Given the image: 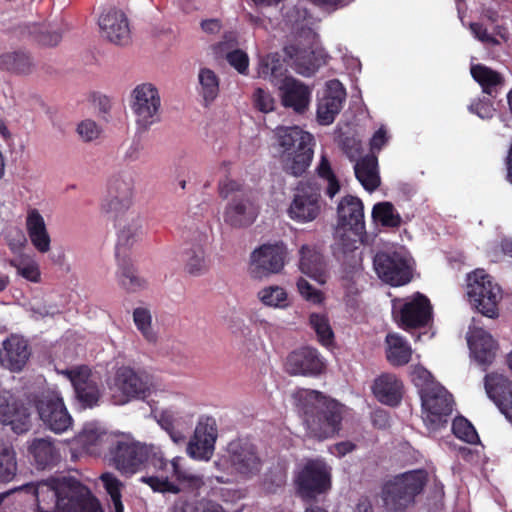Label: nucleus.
I'll use <instances>...</instances> for the list:
<instances>
[{
	"instance_id": "obj_55",
	"label": "nucleus",
	"mask_w": 512,
	"mask_h": 512,
	"mask_svg": "<svg viewBox=\"0 0 512 512\" xmlns=\"http://www.w3.org/2000/svg\"><path fill=\"white\" fill-rule=\"evenodd\" d=\"M297 288L301 296L314 304H319L323 301V293L314 288L307 280L300 278L297 281Z\"/></svg>"
},
{
	"instance_id": "obj_18",
	"label": "nucleus",
	"mask_w": 512,
	"mask_h": 512,
	"mask_svg": "<svg viewBox=\"0 0 512 512\" xmlns=\"http://www.w3.org/2000/svg\"><path fill=\"white\" fill-rule=\"evenodd\" d=\"M229 462L234 471L249 479L262 469L263 461L256 445L244 439L233 440L228 444Z\"/></svg>"
},
{
	"instance_id": "obj_56",
	"label": "nucleus",
	"mask_w": 512,
	"mask_h": 512,
	"mask_svg": "<svg viewBox=\"0 0 512 512\" xmlns=\"http://www.w3.org/2000/svg\"><path fill=\"white\" fill-rule=\"evenodd\" d=\"M341 149L343 153L351 160L357 161L362 152L361 141L355 137L346 136L341 140Z\"/></svg>"
},
{
	"instance_id": "obj_8",
	"label": "nucleus",
	"mask_w": 512,
	"mask_h": 512,
	"mask_svg": "<svg viewBox=\"0 0 512 512\" xmlns=\"http://www.w3.org/2000/svg\"><path fill=\"white\" fill-rule=\"evenodd\" d=\"M331 468L321 459H310L297 472L295 486L302 499L313 500L332 486Z\"/></svg>"
},
{
	"instance_id": "obj_30",
	"label": "nucleus",
	"mask_w": 512,
	"mask_h": 512,
	"mask_svg": "<svg viewBox=\"0 0 512 512\" xmlns=\"http://www.w3.org/2000/svg\"><path fill=\"white\" fill-rule=\"evenodd\" d=\"M26 230L33 247L40 253H47L51 238L43 216L37 209H30L26 217Z\"/></svg>"
},
{
	"instance_id": "obj_11",
	"label": "nucleus",
	"mask_w": 512,
	"mask_h": 512,
	"mask_svg": "<svg viewBox=\"0 0 512 512\" xmlns=\"http://www.w3.org/2000/svg\"><path fill=\"white\" fill-rule=\"evenodd\" d=\"M421 400L427 428L438 431L446 427L453 411L452 395L442 386H432L422 390Z\"/></svg>"
},
{
	"instance_id": "obj_10",
	"label": "nucleus",
	"mask_w": 512,
	"mask_h": 512,
	"mask_svg": "<svg viewBox=\"0 0 512 512\" xmlns=\"http://www.w3.org/2000/svg\"><path fill=\"white\" fill-rule=\"evenodd\" d=\"M115 404L123 405L131 400H144L151 393V383L147 376L129 366L119 367L110 386Z\"/></svg>"
},
{
	"instance_id": "obj_19",
	"label": "nucleus",
	"mask_w": 512,
	"mask_h": 512,
	"mask_svg": "<svg viewBox=\"0 0 512 512\" xmlns=\"http://www.w3.org/2000/svg\"><path fill=\"white\" fill-rule=\"evenodd\" d=\"M147 457L143 469L153 468L157 475L143 476L141 481L147 484L154 492L178 494L181 489L176 483L169 480L171 467L164 458L162 451L154 446H147Z\"/></svg>"
},
{
	"instance_id": "obj_31",
	"label": "nucleus",
	"mask_w": 512,
	"mask_h": 512,
	"mask_svg": "<svg viewBox=\"0 0 512 512\" xmlns=\"http://www.w3.org/2000/svg\"><path fill=\"white\" fill-rule=\"evenodd\" d=\"M299 268L301 272L317 281L326 282V264L323 255L314 247L303 245L300 249Z\"/></svg>"
},
{
	"instance_id": "obj_57",
	"label": "nucleus",
	"mask_w": 512,
	"mask_h": 512,
	"mask_svg": "<svg viewBox=\"0 0 512 512\" xmlns=\"http://www.w3.org/2000/svg\"><path fill=\"white\" fill-rule=\"evenodd\" d=\"M77 132L84 141L90 142L99 137L101 130L95 121L86 119L78 124Z\"/></svg>"
},
{
	"instance_id": "obj_26",
	"label": "nucleus",
	"mask_w": 512,
	"mask_h": 512,
	"mask_svg": "<svg viewBox=\"0 0 512 512\" xmlns=\"http://www.w3.org/2000/svg\"><path fill=\"white\" fill-rule=\"evenodd\" d=\"M403 382L393 373H382L373 382L372 392L382 404L398 406L403 397Z\"/></svg>"
},
{
	"instance_id": "obj_35",
	"label": "nucleus",
	"mask_w": 512,
	"mask_h": 512,
	"mask_svg": "<svg viewBox=\"0 0 512 512\" xmlns=\"http://www.w3.org/2000/svg\"><path fill=\"white\" fill-rule=\"evenodd\" d=\"M355 176L367 191H374L380 185L378 159L374 154H368L356 161Z\"/></svg>"
},
{
	"instance_id": "obj_39",
	"label": "nucleus",
	"mask_w": 512,
	"mask_h": 512,
	"mask_svg": "<svg viewBox=\"0 0 512 512\" xmlns=\"http://www.w3.org/2000/svg\"><path fill=\"white\" fill-rule=\"evenodd\" d=\"M470 348L480 364L489 365L493 362L496 355V344L491 335L485 332L478 333L470 341Z\"/></svg>"
},
{
	"instance_id": "obj_9",
	"label": "nucleus",
	"mask_w": 512,
	"mask_h": 512,
	"mask_svg": "<svg viewBox=\"0 0 512 512\" xmlns=\"http://www.w3.org/2000/svg\"><path fill=\"white\" fill-rule=\"evenodd\" d=\"M393 301V316L405 331L426 327L432 320L433 307L427 296L416 292L412 297Z\"/></svg>"
},
{
	"instance_id": "obj_2",
	"label": "nucleus",
	"mask_w": 512,
	"mask_h": 512,
	"mask_svg": "<svg viewBox=\"0 0 512 512\" xmlns=\"http://www.w3.org/2000/svg\"><path fill=\"white\" fill-rule=\"evenodd\" d=\"M273 138L282 170L294 177L302 176L313 159L314 136L299 126H278Z\"/></svg>"
},
{
	"instance_id": "obj_1",
	"label": "nucleus",
	"mask_w": 512,
	"mask_h": 512,
	"mask_svg": "<svg viewBox=\"0 0 512 512\" xmlns=\"http://www.w3.org/2000/svg\"><path fill=\"white\" fill-rule=\"evenodd\" d=\"M294 399L309 438L324 441L339 434L345 415L343 404L312 389L298 390Z\"/></svg>"
},
{
	"instance_id": "obj_32",
	"label": "nucleus",
	"mask_w": 512,
	"mask_h": 512,
	"mask_svg": "<svg viewBox=\"0 0 512 512\" xmlns=\"http://www.w3.org/2000/svg\"><path fill=\"white\" fill-rule=\"evenodd\" d=\"M28 451L38 469L52 468L60 460L59 450L48 438H35Z\"/></svg>"
},
{
	"instance_id": "obj_36",
	"label": "nucleus",
	"mask_w": 512,
	"mask_h": 512,
	"mask_svg": "<svg viewBox=\"0 0 512 512\" xmlns=\"http://www.w3.org/2000/svg\"><path fill=\"white\" fill-rule=\"evenodd\" d=\"M470 71L473 79L481 86L482 91L495 98L504 85L503 76L483 64L472 65Z\"/></svg>"
},
{
	"instance_id": "obj_6",
	"label": "nucleus",
	"mask_w": 512,
	"mask_h": 512,
	"mask_svg": "<svg viewBox=\"0 0 512 512\" xmlns=\"http://www.w3.org/2000/svg\"><path fill=\"white\" fill-rule=\"evenodd\" d=\"M427 483L424 470L406 472L386 482L381 490V498L387 511L405 512L415 502V497L422 493Z\"/></svg>"
},
{
	"instance_id": "obj_5",
	"label": "nucleus",
	"mask_w": 512,
	"mask_h": 512,
	"mask_svg": "<svg viewBox=\"0 0 512 512\" xmlns=\"http://www.w3.org/2000/svg\"><path fill=\"white\" fill-rule=\"evenodd\" d=\"M337 217L335 238L338 245L344 252L353 251L366 230L363 202L352 195L342 197L337 206Z\"/></svg>"
},
{
	"instance_id": "obj_59",
	"label": "nucleus",
	"mask_w": 512,
	"mask_h": 512,
	"mask_svg": "<svg viewBox=\"0 0 512 512\" xmlns=\"http://www.w3.org/2000/svg\"><path fill=\"white\" fill-rule=\"evenodd\" d=\"M61 34L57 31H48L39 29L36 35V41L43 46H56L61 41Z\"/></svg>"
},
{
	"instance_id": "obj_37",
	"label": "nucleus",
	"mask_w": 512,
	"mask_h": 512,
	"mask_svg": "<svg viewBox=\"0 0 512 512\" xmlns=\"http://www.w3.org/2000/svg\"><path fill=\"white\" fill-rule=\"evenodd\" d=\"M386 344V358L392 366L400 367L410 362L412 349L403 337L398 334H388Z\"/></svg>"
},
{
	"instance_id": "obj_58",
	"label": "nucleus",
	"mask_w": 512,
	"mask_h": 512,
	"mask_svg": "<svg viewBox=\"0 0 512 512\" xmlns=\"http://www.w3.org/2000/svg\"><path fill=\"white\" fill-rule=\"evenodd\" d=\"M100 479L111 499L121 497L122 483L113 474L104 473Z\"/></svg>"
},
{
	"instance_id": "obj_63",
	"label": "nucleus",
	"mask_w": 512,
	"mask_h": 512,
	"mask_svg": "<svg viewBox=\"0 0 512 512\" xmlns=\"http://www.w3.org/2000/svg\"><path fill=\"white\" fill-rule=\"evenodd\" d=\"M356 448V445L351 442V441H342V442H339V443H336L334 446H333V453L335 455H337L338 457H343L345 456L346 454L352 452L353 450H355Z\"/></svg>"
},
{
	"instance_id": "obj_34",
	"label": "nucleus",
	"mask_w": 512,
	"mask_h": 512,
	"mask_svg": "<svg viewBox=\"0 0 512 512\" xmlns=\"http://www.w3.org/2000/svg\"><path fill=\"white\" fill-rule=\"evenodd\" d=\"M287 71V65L278 53H269L259 58L258 77L270 81L276 87L285 77H288L286 75Z\"/></svg>"
},
{
	"instance_id": "obj_14",
	"label": "nucleus",
	"mask_w": 512,
	"mask_h": 512,
	"mask_svg": "<svg viewBox=\"0 0 512 512\" xmlns=\"http://www.w3.org/2000/svg\"><path fill=\"white\" fill-rule=\"evenodd\" d=\"M373 263L379 278L391 286H403L412 280V268L401 252H378L374 256Z\"/></svg>"
},
{
	"instance_id": "obj_47",
	"label": "nucleus",
	"mask_w": 512,
	"mask_h": 512,
	"mask_svg": "<svg viewBox=\"0 0 512 512\" xmlns=\"http://www.w3.org/2000/svg\"><path fill=\"white\" fill-rule=\"evenodd\" d=\"M451 429L455 437L468 444H477L480 441L475 427L463 416H457L453 420Z\"/></svg>"
},
{
	"instance_id": "obj_41",
	"label": "nucleus",
	"mask_w": 512,
	"mask_h": 512,
	"mask_svg": "<svg viewBox=\"0 0 512 512\" xmlns=\"http://www.w3.org/2000/svg\"><path fill=\"white\" fill-rule=\"evenodd\" d=\"M184 263L186 272L193 276H200L209 269L205 251L200 245H195L185 252Z\"/></svg>"
},
{
	"instance_id": "obj_7",
	"label": "nucleus",
	"mask_w": 512,
	"mask_h": 512,
	"mask_svg": "<svg viewBox=\"0 0 512 512\" xmlns=\"http://www.w3.org/2000/svg\"><path fill=\"white\" fill-rule=\"evenodd\" d=\"M466 293L470 304L482 315L489 318L498 317L501 288L484 270L477 269L468 274Z\"/></svg>"
},
{
	"instance_id": "obj_61",
	"label": "nucleus",
	"mask_w": 512,
	"mask_h": 512,
	"mask_svg": "<svg viewBox=\"0 0 512 512\" xmlns=\"http://www.w3.org/2000/svg\"><path fill=\"white\" fill-rule=\"evenodd\" d=\"M471 108L482 119L491 118L493 116L494 109L489 103L480 101L472 105Z\"/></svg>"
},
{
	"instance_id": "obj_64",
	"label": "nucleus",
	"mask_w": 512,
	"mask_h": 512,
	"mask_svg": "<svg viewBox=\"0 0 512 512\" xmlns=\"http://www.w3.org/2000/svg\"><path fill=\"white\" fill-rule=\"evenodd\" d=\"M201 28L207 33L214 34L219 32L221 25L217 19H208L201 22Z\"/></svg>"
},
{
	"instance_id": "obj_53",
	"label": "nucleus",
	"mask_w": 512,
	"mask_h": 512,
	"mask_svg": "<svg viewBox=\"0 0 512 512\" xmlns=\"http://www.w3.org/2000/svg\"><path fill=\"white\" fill-rule=\"evenodd\" d=\"M287 475L281 468L270 469L264 478V487L269 493H276L286 484Z\"/></svg>"
},
{
	"instance_id": "obj_42",
	"label": "nucleus",
	"mask_w": 512,
	"mask_h": 512,
	"mask_svg": "<svg viewBox=\"0 0 512 512\" xmlns=\"http://www.w3.org/2000/svg\"><path fill=\"white\" fill-rule=\"evenodd\" d=\"M17 473L16 453L13 447L0 442V481L7 483L14 479Z\"/></svg>"
},
{
	"instance_id": "obj_40",
	"label": "nucleus",
	"mask_w": 512,
	"mask_h": 512,
	"mask_svg": "<svg viewBox=\"0 0 512 512\" xmlns=\"http://www.w3.org/2000/svg\"><path fill=\"white\" fill-rule=\"evenodd\" d=\"M199 93L203 97L205 105L212 103L219 94V78L216 73L209 68H202L198 74Z\"/></svg>"
},
{
	"instance_id": "obj_51",
	"label": "nucleus",
	"mask_w": 512,
	"mask_h": 512,
	"mask_svg": "<svg viewBox=\"0 0 512 512\" xmlns=\"http://www.w3.org/2000/svg\"><path fill=\"white\" fill-rule=\"evenodd\" d=\"M11 266L16 268L17 274L26 280L33 283L40 282L41 272L39 265L34 260L11 261Z\"/></svg>"
},
{
	"instance_id": "obj_27",
	"label": "nucleus",
	"mask_w": 512,
	"mask_h": 512,
	"mask_svg": "<svg viewBox=\"0 0 512 512\" xmlns=\"http://www.w3.org/2000/svg\"><path fill=\"white\" fill-rule=\"evenodd\" d=\"M35 69L31 53L25 49L0 53V71L17 76L30 75Z\"/></svg>"
},
{
	"instance_id": "obj_24",
	"label": "nucleus",
	"mask_w": 512,
	"mask_h": 512,
	"mask_svg": "<svg viewBox=\"0 0 512 512\" xmlns=\"http://www.w3.org/2000/svg\"><path fill=\"white\" fill-rule=\"evenodd\" d=\"M484 380L488 397L512 423V381L496 373L487 374Z\"/></svg>"
},
{
	"instance_id": "obj_44",
	"label": "nucleus",
	"mask_w": 512,
	"mask_h": 512,
	"mask_svg": "<svg viewBox=\"0 0 512 512\" xmlns=\"http://www.w3.org/2000/svg\"><path fill=\"white\" fill-rule=\"evenodd\" d=\"M316 171L319 178L327 182L325 194L332 199L336 194L339 193L341 185L339 179L331 167V163L328 157L325 154L321 155L320 162Z\"/></svg>"
},
{
	"instance_id": "obj_23",
	"label": "nucleus",
	"mask_w": 512,
	"mask_h": 512,
	"mask_svg": "<svg viewBox=\"0 0 512 512\" xmlns=\"http://www.w3.org/2000/svg\"><path fill=\"white\" fill-rule=\"evenodd\" d=\"M346 99V90L342 83L333 79L327 82L324 97L317 107V118L320 124H331L339 114Z\"/></svg>"
},
{
	"instance_id": "obj_33",
	"label": "nucleus",
	"mask_w": 512,
	"mask_h": 512,
	"mask_svg": "<svg viewBox=\"0 0 512 512\" xmlns=\"http://www.w3.org/2000/svg\"><path fill=\"white\" fill-rule=\"evenodd\" d=\"M215 440L216 429L199 423L195 429V441L188 444L187 452L194 459L208 460L212 455Z\"/></svg>"
},
{
	"instance_id": "obj_46",
	"label": "nucleus",
	"mask_w": 512,
	"mask_h": 512,
	"mask_svg": "<svg viewBox=\"0 0 512 512\" xmlns=\"http://www.w3.org/2000/svg\"><path fill=\"white\" fill-rule=\"evenodd\" d=\"M372 217L375 221L381 223L382 226L396 228L401 225V217L395 211L390 202H380L374 205Z\"/></svg>"
},
{
	"instance_id": "obj_15",
	"label": "nucleus",
	"mask_w": 512,
	"mask_h": 512,
	"mask_svg": "<svg viewBox=\"0 0 512 512\" xmlns=\"http://www.w3.org/2000/svg\"><path fill=\"white\" fill-rule=\"evenodd\" d=\"M147 455V445L117 440L109 449V462L122 475L131 476L143 469Z\"/></svg>"
},
{
	"instance_id": "obj_20",
	"label": "nucleus",
	"mask_w": 512,
	"mask_h": 512,
	"mask_svg": "<svg viewBox=\"0 0 512 512\" xmlns=\"http://www.w3.org/2000/svg\"><path fill=\"white\" fill-rule=\"evenodd\" d=\"M281 105L296 115H304L310 107L312 88L292 76L285 77L277 86Z\"/></svg>"
},
{
	"instance_id": "obj_54",
	"label": "nucleus",
	"mask_w": 512,
	"mask_h": 512,
	"mask_svg": "<svg viewBox=\"0 0 512 512\" xmlns=\"http://www.w3.org/2000/svg\"><path fill=\"white\" fill-rule=\"evenodd\" d=\"M252 98L254 107L259 111L268 113L274 110L275 99L268 90L257 88L255 89Z\"/></svg>"
},
{
	"instance_id": "obj_22",
	"label": "nucleus",
	"mask_w": 512,
	"mask_h": 512,
	"mask_svg": "<svg viewBox=\"0 0 512 512\" xmlns=\"http://www.w3.org/2000/svg\"><path fill=\"white\" fill-rule=\"evenodd\" d=\"M71 381L76 397L84 407L92 408L98 404L100 390L97 383L91 379V370L87 366H80L65 372Z\"/></svg>"
},
{
	"instance_id": "obj_49",
	"label": "nucleus",
	"mask_w": 512,
	"mask_h": 512,
	"mask_svg": "<svg viewBox=\"0 0 512 512\" xmlns=\"http://www.w3.org/2000/svg\"><path fill=\"white\" fill-rule=\"evenodd\" d=\"M133 321L137 327V329L140 331L142 336L148 341V342H155L157 339L156 333L153 331L151 322L152 317L151 313L146 308H136L133 311Z\"/></svg>"
},
{
	"instance_id": "obj_60",
	"label": "nucleus",
	"mask_w": 512,
	"mask_h": 512,
	"mask_svg": "<svg viewBox=\"0 0 512 512\" xmlns=\"http://www.w3.org/2000/svg\"><path fill=\"white\" fill-rule=\"evenodd\" d=\"M470 30L473 35L483 43H496V39L488 33L487 28L478 22L470 24Z\"/></svg>"
},
{
	"instance_id": "obj_52",
	"label": "nucleus",
	"mask_w": 512,
	"mask_h": 512,
	"mask_svg": "<svg viewBox=\"0 0 512 512\" xmlns=\"http://www.w3.org/2000/svg\"><path fill=\"white\" fill-rule=\"evenodd\" d=\"M225 59L239 74L247 75L249 70L248 54L241 49H234L226 53Z\"/></svg>"
},
{
	"instance_id": "obj_29",
	"label": "nucleus",
	"mask_w": 512,
	"mask_h": 512,
	"mask_svg": "<svg viewBox=\"0 0 512 512\" xmlns=\"http://www.w3.org/2000/svg\"><path fill=\"white\" fill-rule=\"evenodd\" d=\"M0 423L10 426L16 434L28 431L30 427L28 408L17 401L0 404Z\"/></svg>"
},
{
	"instance_id": "obj_17",
	"label": "nucleus",
	"mask_w": 512,
	"mask_h": 512,
	"mask_svg": "<svg viewBox=\"0 0 512 512\" xmlns=\"http://www.w3.org/2000/svg\"><path fill=\"white\" fill-rule=\"evenodd\" d=\"M286 256L287 249L282 242L263 244L251 253L249 272L255 279L277 274L284 268Z\"/></svg>"
},
{
	"instance_id": "obj_28",
	"label": "nucleus",
	"mask_w": 512,
	"mask_h": 512,
	"mask_svg": "<svg viewBox=\"0 0 512 512\" xmlns=\"http://www.w3.org/2000/svg\"><path fill=\"white\" fill-rule=\"evenodd\" d=\"M3 347V364L11 371H21L31 354L27 341L17 336H11L4 341Z\"/></svg>"
},
{
	"instance_id": "obj_16",
	"label": "nucleus",
	"mask_w": 512,
	"mask_h": 512,
	"mask_svg": "<svg viewBox=\"0 0 512 512\" xmlns=\"http://www.w3.org/2000/svg\"><path fill=\"white\" fill-rule=\"evenodd\" d=\"M133 99L131 108L139 128L147 130L160 121L161 99L155 86L150 83L138 85L133 90Z\"/></svg>"
},
{
	"instance_id": "obj_4",
	"label": "nucleus",
	"mask_w": 512,
	"mask_h": 512,
	"mask_svg": "<svg viewBox=\"0 0 512 512\" xmlns=\"http://www.w3.org/2000/svg\"><path fill=\"white\" fill-rule=\"evenodd\" d=\"M125 225L115 224L119 228L118 239L116 243L115 256L118 262V282L128 292H136L143 288L145 281L141 279L131 263L129 257L130 247L139 239L141 235V220L139 217L132 216Z\"/></svg>"
},
{
	"instance_id": "obj_45",
	"label": "nucleus",
	"mask_w": 512,
	"mask_h": 512,
	"mask_svg": "<svg viewBox=\"0 0 512 512\" xmlns=\"http://www.w3.org/2000/svg\"><path fill=\"white\" fill-rule=\"evenodd\" d=\"M257 296L265 306L280 309L288 306V294L286 290L277 285L264 287L258 292Z\"/></svg>"
},
{
	"instance_id": "obj_48",
	"label": "nucleus",
	"mask_w": 512,
	"mask_h": 512,
	"mask_svg": "<svg viewBox=\"0 0 512 512\" xmlns=\"http://www.w3.org/2000/svg\"><path fill=\"white\" fill-rule=\"evenodd\" d=\"M309 322L312 328L315 330L318 336V340L322 345L329 346L332 344L334 334L326 316L312 313L309 317Z\"/></svg>"
},
{
	"instance_id": "obj_13",
	"label": "nucleus",
	"mask_w": 512,
	"mask_h": 512,
	"mask_svg": "<svg viewBox=\"0 0 512 512\" xmlns=\"http://www.w3.org/2000/svg\"><path fill=\"white\" fill-rule=\"evenodd\" d=\"M321 187L315 181L300 182L288 207V216L298 223H309L321 213Z\"/></svg>"
},
{
	"instance_id": "obj_12",
	"label": "nucleus",
	"mask_w": 512,
	"mask_h": 512,
	"mask_svg": "<svg viewBox=\"0 0 512 512\" xmlns=\"http://www.w3.org/2000/svg\"><path fill=\"white\" fill-rule=\"evenodd\" d=\"M35 407L43 424L52 432L61 434L73 423L61 394L54 390L42 392L35 399Z\"/></svg>"
},
{
	"instance_id": "obj_43",
	"label": "nucleus",
	"mask_w": 512,
	"mask_h": 512,
	"mask_svg": "<svg viewBox=\"0 0 512 512\" xmlns=\"http://www.w3.org/2000/svg\"><path fill=\"white\" fill-rule=\"evenodd\" d=\"M134 181L131 177L118 175L113 177L108 184L107 197H112L113 201L122 199L123 203L133 200Z\"/></svg>"
},
{
	"instance_id": "obj_38",
	"label": "nucleus",
	"mask_w": 512,
	"mask_h": 512,
	"mask_svg": "<svg viewBox=\"0 0 512 512\" xmlns=\"http://www.w3.org/2000/svg\"><path fill=\"white\" fill-rule=\"evenodd\" d=\"M183 458L174 457L170 462L171 477L175 478L178 482V487L182 490L188 489L191 491H197L204 486L203 477L199 474H195L185 469L181 462Z\"/></svg>"
},
{
	"instance_id": "obj_21",
	"label": "nucleus",
	"mask_w": 512,
	"mask_h": 512,
	"mask_svg": "<svg viewBox=\"0 0 512 512\" xmlns=\"http://www.w3.org/2000/svg\"><path fill=\"white\" fill-rule=\"evenodd\" d=\"M326 369L317 349L306 346L292 351L286 360V371L293 376H318Z\"/></svg>"
},
{
	"instance_id": "obj_3",
	"label": "nucleus",
	"mask_w": 512,
	"mask_h": 512,
	"mask_svg": "<svg viewBox=\"0 0 512 512\" xmlns=\"http://www.w3.org/2000/svg\"><path fill=\"white\" fill-rule=\"evenodd\" d=\"M219 196L228 200L223 219L232 228H246L254 223L258 208L252 190L237 180L225 178L218 183Z\"/></svg>"
},
{
	"instance_id": "obj_50",
	"label": "nucleus",
	"mask_w": 512,
	"mask_h": 512,
	"mask_svg": "<svg viewBox=\"0 0 512 512\" xmlns=\"http://www.w3.org/2000/svg\"><path fill=\"white\" fill-rule=\"evenodd\" d=\"M112 200V197L106 196L101 204V210L109 219L114 222H120L130 209L132 200H129L128 203H123L122 199H117L115 201Z\"/></svg>"
},
{
	"instance_id": "obj_62",
	"label": "nucleus",
	"mask_w": 512,
	"mask_h": 512,
	"mask_svg": "<svg viewBox=\"0 0 512 512\" xmlns=\"http://www.w3.org/2000/svg\"><path fill=\"white\" fill-rule=\"evenodd\" d=\"M387 142V133L384 128H379L372 136L370 145L371 149L380 150Z\"/></svg>"
},
{
	"instance_id": "obj_25",
	"label": "nucleus",
	"mask_w": 512,
	"mask_h": 512,
	"mask_svg": "<svg viewBox=\"0 0 512 512\" xmlns=\"http://www.w3.org/2000/svg\"><path fill=\"white\" fill-rule=\"evenodd\" d=\"M99 27L104 36L116 45H127L131 32L126 15L119 10L111 9L99 18Z\"/></svg>"
}]
</instances>
